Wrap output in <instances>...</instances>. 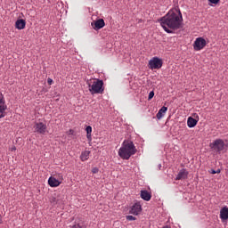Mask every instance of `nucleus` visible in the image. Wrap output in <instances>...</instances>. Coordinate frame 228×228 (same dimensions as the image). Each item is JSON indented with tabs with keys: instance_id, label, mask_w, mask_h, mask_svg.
<instances>
[{
	"instance_id": "obj_1",
	"label": "nucleus",
	"mask_w": 228,
	"mask_h": 228,
	"mask_svg": "<svg viewBox=\"0 0 228 228\" xmlns=\"http://www.w3.org/2000/svg\"><path fill=\"white\" fill-rule=\"evenodd\" d=\"M183 15L180 10H171L159 20L160 26L167 34H174L183 28Z\"/></svg>"
},
{
	"instance_id": "obj_2",
	"label": "nucleus",
	"mask_w": 228,
	"mask_h": 228,
	"mask_svg": "<svg viewBox=\"0 0 228 228\" xmlns=\"http://www.w3.org/2000/svg\"><path fill=\"white\" fill-rule=\"evenodd\" d=\"M137 152V149L134 143V142L129 140H125L121 147L118 151V155L121 159L128 160L130 159L131 156L134 155Z\"/></svg>"
},
{
	"instance_id": "obj_3",
	"label": "nucleus",
	"mask_w": 228,
	"mask_h": 228,
	"mask_svg": "<svg viewBox=\"0 0 228 228\" xmlns=\"http://www.w3.org/2000/svg\"><path fill=\"white\" fill-rule=\"evenodd\" d=\"M103 81L101 79H94L92 84H88L91 94H102L104 92Z\"/></svg>"
},
{
	"instance_id": "obj_4",
	"label": "nucleus",
	"mask_w": 228,
	"mask_h": 228,
	"mask_svg": "<svg viewBox=\"0 0 228 228\" xmlns=\"http://www.w3.org/2000/svg\"><path fill=\"white\" fill-rule=\"evenodd\" d=\"M209 147L216 152H221L225 149V142L223 139L218 138L209 143Z\"/></svg>"
},
{
	"instance_id": "obj_5",
	"label": "nucleus",
	"mask_w": 228,
	"mask_h": 228,
	"mask_svg": "<svg viewBox=\"0 0 228 228\" xmlns=\"http://www.w3.org/2000/svg\"><path fill=\"white\" fill-rule=\"evenodd\" d=\"M163 66V60L159 57H153L149 61L148 67L151 69H159Z\"/></svg>"
},
{
	"instance_id": "obj_6",
	"label": "nucleus",
	"mask_w": 228,
	"mask_h": 228,
	"mask_svg": "<svg viewBox=\"0 0 228 228\" xmlns=\"http://www.w3.org/2000/svg\"><path fill=\"white\" fill-rule=\"evenodd\" d=\"M207 45V41L205 38L203 37H198L195 39L194 43H193V49L195 51H201L202 49H204Z\"/></svg>"
},
{
	"instance_id": "obj_7",
	"label": "nucleus",
	"mask_w": 228,
	"mask_h": 228,
	"mask_svg": "<svg viewBox=\"0 0 228 228\" xmlns=\"http://www.w3.org/2000/svg\"><path fill=\"white\" fill-rule=\"evenodd\" d=\"M46 131H47V126L45 123H43V122L34 123V132L40 134H45Z\"/></svg>"
},
{
	"instance_id": "obj_8",
	"label": "nucleus",
	"mask_w": 228,
	"mask_h": 228,
	"mask_svg": "<svg viewBox=\"0 0 228 228\" xmlns=\"http://www.w3.org/2000/svg\"><path fill=\"white\" fill-rule=\"evenodd\" d=\"M7 105L3 94H0V118L6 116Z\"/></svg>"
},
{
	"instance_id": "obj_9",
	"label": "nucleus",
	"mask_w": 228,
	"mask_h": 228,
	"mask_svg": "<svg viewBox=\"0 0 228 228\" xmlns=\"http://www.w3.org/2000/svg\"><path fill=\"white\" fill-rule=\"evenodd\" d=\"M142 205L140 203H134L130 210L129 213L130 215H134L135 216H137L138 215H140V213H142Z\"/></svg>"
},
{
	"instance_id": "obj_10",
	"label": "nucleus",
	"mask_w": 228,
	"mask_h": 228,
	"mask_svg": "<svg viewBox=\"0 0 228 228\" xmlns=\"http://www.w3.org/2000/svg\"><path fill=\"white\" fill-rule=\"evenodd\" d=\"M91 26L94 30H99L105 27V21L103 19H98L95 21L92 22Z\"/></svg>"
},
{
	"instance_id": "obj_11",
	"label": "nucleus",
	"mask_w": 228,
	"mask_h": 228,
	"mask_svg": "<svg viewBox=\"0 0 228 228\" xmlns=\"http://www.w3.org/2000/svg\"><path fill=\"white\" fill-rule=\"evenodd\" d=\"M188 175L189 172L187 171V169L183 168L178 172L175 177V181H183V179H188Z\"/></svg>"
},
{
	"instance_id": "obj_12",
	"label": "nucleus",
	"mask_w": 228,
	"mask_h": 228,
	"mask_svg": "<svg viewBox=\"0 0 228 228\" xmlns=\"http://www.w3.org/2000/svg\"><path fill=\"white\" fill-rule=\"evenodd\" d=\"M193 116L196 117L198 119H195L192 117L188 118L187 126L190 128H192V127L196 126L198 125V122H199V115L195 113Z\"/></svg>"
},
{
	"instance_id": "obj_13",
	"label": "nucleus",
	"mask_w": 228,
	"mask_h": 228,
	"mask_svg": "<svg viewBox=\"0 0 228 228\" xmlns=\"http://www.w3.org/2000/svg\"><path fill=\"white\" fill-rule=\"evenodd\" d=\"M219 217L222 222H225L228 220V207L225 206L220 209Z\"/></svg>"
},
{
	"instance_id": "obj_14",
	"label": "nucleus",
	"mask_w": 228,
	"mask_h": 228,
	"mask_svg": "<svg viewBox=\"0 0 228 228\" xmlns=\"http://www.w3.org/2000/svg\"><path fill=\"white\" fill-rule=\"evenodd\" d=\"M61 183V182H60L53 176H50V178H48V184L51 188H58V186H60Z\"/></svg>"
},
{
	"instance_id": "obj_15",
	"label": "nucleus",
	"mask_w": 228,
	"mask_h": 228,
	"mask_svg": "<svg viewBox=\"0 0 228 228\" xmlns=\"http://www.w3.org/2000/svg\"><path fill=\"white\" fill-rule=\"evenodd\" d=\"M14 27L20 30L24 29L26 28V20L22 19L16 20Z\"/></svg>"
},
{
	"instance_id": "obj_16",
	"label": "nucleus",
	"mask_w": 228,
	"mask_h": 228,
	"mask_svg": "<svg viewBox=\"0 0 228 228\" xmlns=\"http://www.w3.org/2000/svg\"><path fill=\"white\" fill-rule=\"evenodd\" d=\"M167 110H168L167 107L163 106L161 109L159 110L158 113L156 114V118L159 120H160L165 116V114L167 113Z\"/></svg>"
},
{
	"instance_id": "obj_17",
	"label": "nucleus",
	"mask_w": 228,
	"mask_h": 228,
	"mask_svg": "<svg viewBox=\"0 0 228 228\" xmlns=\"http://www.w3.org/2000/svg\"><path fill=\"white\" fill-rule=\"evenodd\" d=\"M141 199L149 201L151 199V194L146 190L141 191Z\"/></svg>"
},
{
	"instance_id": "obj_18",
	"label": "nucleus",
	"mask_w": 228,
	"mask_h": 228,
	"mask_svg": "<svg viewBox=\"0 0 228 228\" xmlns=\"http://www.w3.org/2000/svg\"><path fill=\"white\" fill-rule=\"evenodd\" d=\"M91 151H84L80 154V160L81 161H87L89 159Z\"/></svg>"
},
{
	"instance_id": "obj_19",
	"label": "nucleus",
	"mask_w": 228,
	"mask_h": 228,
	"mask_svg": "<svg viewBox=\"0 0 228 228\" xmlns=\"http://www.w3.org/2000/svg\"><path fill=\"white\" fill-rule=\"evenodd\" d=\"M92 130H93V128H92V126H87L86 127L87 139H90V138L92 137Z\"/></svg>"
},
{
	"instance_id": "obj_20",
	"label": "nucleus",
	"mask_w": 228,
	"mask_h": 228,
	"mask_svg": "<svg viewBox=\"0 0 228 228\" xmlns=\"http://www.w3.org/2000/svg\"><path fill=\"white\" fill-rule=\"evenodd\" d=\"M126 221L132 222V221H136V217L133 216H126Z\"/></svg>"
},
{
	"instance_id": "obj_21",
	"label": "nucleus",
	"mask_w": 228,
	"mask_h": 228,
	"mask_svg": "<svg viewBox=\"0 0 228 228\" xmlns=\"http://www.w3.org/2000/svg\"><path fill=\"white\" fill-rule=\"evenodd\" d=\"M70 228H86V226H83L80 224H75L71 225Z\"/></svg>"
},
{
	"instance_id": "obj_22",
	"label": "nucleus",
	"mask_w": 228,
	"mask_h": 228,
	"mask_svg": "<svg viewBox=\"0 0 228 228\" xmlns=\"http://www.w3.org/2000/svg\"><path fill=\"white\" fill-rule=\"evenodd\" d=\"M155 95L154 91H151L148 95V100H151Z\"/></svg>"
},
{
	"instance_id": "obj_23",
	"label": "nucleus",
	"mask_w": 228,
	"mask_h": 228,
	"mask_svg": "<svg viewBox=\"0 0 228 228\" xmlns=\"http://www.w3.org/2000/svg\"><path fill=\"white\" fill-rule=\"evenodd\" d=\"M50 202H52L53 206H55V204H58V200L55 197H53L52 200H50Z\"/></svg>"
},
{
	"instance_id": "obj_24",
	"label": "nucleus",
	"mask_w": 228,
	"mask_h": 228,
	"mask_svg": "<svg viewBox=\"0 0 228 228\" xmlns=\"http://www.w3.org/2000/svg\"><path fill=\"white\" fill-rule=\"evenodd\" d=\"M210 174H213V175H215V174H221V169H217V170L211 169L210 170Z\"/></svg>"
},
{
	"instance_id": "obj_25",
	"label": "nucleus",
	"mask_w": 228,
	"mask_h": 228,
	"mask_svg": "<svg viewBox=\"0 0 228 228\" xmlns=\"http://www.w3.org/2000/svg\"><path fill=\"white\" fill-rule=\"evenodd\" d=\"M209 3L213 4H217L220 3V0H208Z\"/></svg>"
},
{
	"instance_id": "obj_26",
	"label": "nucleus",
	"mask_w": 228,
	"mask_h": 228,
	"mask_svg": "<svg viewBox=\"0 0 228 228\" xmlns=\"http://www.w3.org/2000/svg\"><path fill=\"white\" fill-rule=\"evenodd\" d=\"M99 168L98 167H93L92 168V174H98Z\"/></svg>"
},
{
	"instance_id": "obj_27",
	"label": "nucleus",
	"mask_w": 228,
	"mask_h": 228,
	"mask_svg": "<svg viewBox=\"0 0 228 228\" xmlns=\"http://www.w3.org/2000/svg\"><path fill=\"white\" fill-rule=\"evenodd\" d=\"M47 82H48V85H53V80L52 79V78H48L47 79Z\"/></svg>"
},
{
	"instance_id": "obj_28",
	"label": "nucleus",
	"mask_w": 228,
	"mask_h": 228,
	"mask_svg": "<svg viewBox=\"0 0 228 228\" xmlns=\"http://www.w3.org/2000/svg\"><path fill=\"white\" fill-rule=\"evenodd\" d=\"M68 134H74V130L69 129V130L68 131Z\"/></svg>"
},
{
	"instance_id": "obj_29",
	"label": "nucleus",
	"mask_w": 228,
	"mask_h": 228,
	"mask_svg": "<svg viewBox=\"0 0 228 228\" xmlns=\"http://www.w3.org/2000/svg\"><path fill=\"white\" fill-rule=\"evenodd\" d=\"M17 148L15 146H12V148H11V151H16Z\"/></svg>"
},
{
	"instance_id": "obj_30",
	"label": "nucleus",
	"mask_w": 228,
	"mask_h": 228,
	"mask_svg": "<svg viewBox=\"0 0 228 228\" xmlns=\"http://www.w3.org/2000/svg\"><path fill=\"white\" fill-rule=\"evenodd\" d=\"M162 228H171V227L168 226V225H165V226H163Z\"/></svg>"
},
{
	"instance_id": "obj_31",
	"label": "nucleus",
	"mask_w": 228,
	"mask_h": 228,
	"mask_svg": "<svg viewBox=\"0 0 228 228\" xmlns=\"http://www.w3.org/2000/svg\"><path fill=\"white\" fill-rule=\"evenodd\" d=\"M162 167L161 164H159V167Z\"/></svg>"
}]
</instances>
